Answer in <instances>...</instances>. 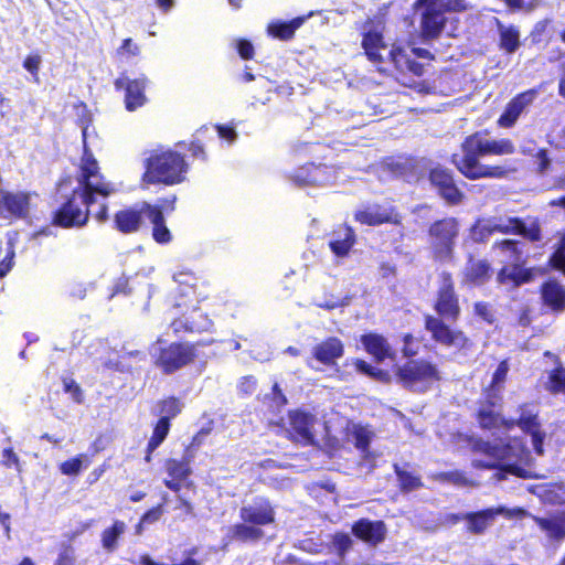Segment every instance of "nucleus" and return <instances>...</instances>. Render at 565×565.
Segmentation results:
<instances>
[{"instance_id": "nucleus-39", "label": "nucleus", "mask_w": 565, "mask_h": 565, "mask_svg": "<svg viewBox=\"0 0 565 565\" xmlns=\"http://www.w3.org/2000/svg\"><path fill=\"white\" fill-rule=\"evenodd\" d=\"M303 19L298 18L290 23H270L268 25V33L280 40H289L292 38L295 31L301 25Z\"/></svg>"}, {"instance_id": "nucleus-6", "label": "nucleus", "mask_w": 565, "mask_h": 565, "mask_svg": "<svg viewBox=\"0 0 565 565\" xmlns=\"http://www.w3.org/2000/svg\"><path fill=\"white\" fill-rule=\"evenodd\" d=\"M514 151L515 147L510 139H489L483 132H475L461 143V153H454L452 158L471 162L479 160L480 157L512 154Z\"/></svg>"}, {"instance_id": "nucleus-61", "label": "nucleus", "mask_w": 565, "mask_h": 565, "mask_svg": "<svg viewBox=\"0 0 565 565\" xmlns=\"http://www.w3.org/2000/svg\"><path fill=\"white\" fill-rule=\"evenodd\" d=\"M218 135L223 139L233 141L236 138V132L231 128L218 127Z\"/></svg>"}, {"instance_id": "nucleus-63", "label": "nucleus", "mask_w": 565, "mask_h": 565, "mask_svg": "<svg viewBox=\"0 0 565 565\" xmlns=\"http://www.w3.org/2000/svg\"><path fill=\"white\" fill-rule=\"evenodd\" d=\"M537 158L540 160V168L541 170H545L548 164H550V160L547 158V154H546V151L545 150H540L539 153H537Z\"/></svg>"}, {"instance_id": "nucleus-29", "label": "nucleus", "mask_w": 565, "mask_h": 565, "mask_svg": "<svg viewBox=\"0 0 565 565\" xmlns=\"http://www.w3.org/2000/svg\"><path fill=\"white\" fill-rule=\"evenodd\" d=\"M331 168L326 166H310L306 170L299 172L295 181L299 185H308V184H328L331 182L330 175Z\"/></svg>"}, {"instance_id": "nucleus-16", "label": "nucleus", "mask_w": 565, "mask_h": 565, "mask_svg": "<svg viewBox=\"0 0 565 565\" xmlns=\"http://www.w3.org/2000/svg\"><path fill=\"white\" fill-rule=\"evenodd\" d=\"M452 163L468 179L495 178L502 179L508 174V170L500 166H486L480 160L465 162L458 158H452Z\"/></svg>"}, {"instance_id": "nucleus-13", "label": "nucleus", "mask_w": 565, "mask_h": 565, "mask_svg": "<svg viewBox=\"0 0 565 565\" xmlns=\"http://www.w3.org/2000/svg\"><path fill=\"white\" fill-rule=\"evenodd\" d=\"M417 6L426 7L422 18L423 36L427 40L437 38L443 31L446 21L443 3L431 0H417Z\"/></svg>"}, {"instance_id": "nucleus-37", "label": "nucleus", "mask_w": 565, "mask_h": 565, "mask_svg": "<svg viewBox=\"0 0 565 565\" xmlns=\"http://www.w3.org/2000/svg\"><path fill=\"white\" fill-rule=\"evenodd\" d=\"M335 235L337 238L330 242V248L337 256H345L354 244V233L351 227H343Z\"/></svg>"}, {"instance_id": "nucleus-50", "label": "nucleus", "mask_w": 565, "mask_h": 565, "mask_svg": "<svg viewBox=\"0 0 565 565\" xmlns=\"http://www.w3.org/2000/svg\"><path fill=\"white\" fill-rule=\"evenodd\" d=\"M438 480L448 481L457 486L468 484L466 477L459 471L444 472L436 477Z\"/></svg>"}, {"instance_id": "nucleus-36", "label": "nucleus", "mask_w": 565, "mask_h": 565, "mask_svg": "<svg viewBox=\"0 0 565 565\" xmlns=\"http://www.w3.org/2000/svg\"><path fill=\"white\" fill-rule=\"evenodd\" d=\"M498 23V31L500 35V47L507 53L515 52L520 46V32L515 26L504 25L500 21Z\"/></svg>"}, {"instance_id": "nucleus-47", "label": "nucleus", "mask_w": 565, "mask_h": 565, "mask_svg": "<svg viewBox=\"0 0 565 565\" xmlns=\"http://www.w3.org/2000/svg\"><path fill=\"white\" fill-rule=\"evenodd\" d=\"M181 412V404L177 398H168L161 403L160 415L161 417L170 418L177 416Z\"/></svg>"}, {"instance_id": "nucleus-7", "label": "nucleus", "mask_w": 565, "mask_h": 565, "mask_svg": "<svg viewBox=\"0 0 565 565\" xmlns=\"http://www.w3.org/2000/svg\"><path fill=\"white\" fill-rule=\"evenodd\" d=\"M403 384L413 391H425L439 380L438 370L426 361H409L397 373Z\"/></svg>"}, {"instance_id": "nucleus-56", "label": "nucleus", "mask_w": 565, "mask_h": 565, "mask_svg": "<svg viewBox=\"0 0 565 565\" xmlns=\"http://www.w3.org/2000/svg\"><path fill=\"white\" fill-rule=\"evenodd\" d=\"M41 64L39 55H30L24 61V67L32 74H36Z\"/></svg>"}, {"instance_id": "nucleus-8", "label": "nucleus", "mask_w": 565, "mask_h": 565, "mask_svg": "<svg viewBox=\"0 0 565 565\" xmlns=\"http://www.w3.org/2000/svg\"><path fill=\"white\" fill-rule=\"evenodd\" d=\"M425 327L431 333V338L444 347L461 350L470 344L462 331L451 329L439 318L427 316Z\"/></svg>"}, {"instance_id": "nucleus-41", "label": "nucleus", "mask_w": 565, "mask_h": 565, "mask_svg": "<svg viewBox=\"0 0 565 565\" xmlns=\"http://www.w3.org/2000/svg\"><path fill=\"white\" fill-rule=\"evenodd\" d=\"M164 467L169 476L178 480H185L191 475L190 459L182 461L168 459Z\"/></svg>"}, {"instance_id": "nucleus-58", "label": "nucleus", "mask_w": 565, "mask_h": 565, "mask_svg": "<svg viewBox=\"0 0 565 565\" xmlns=\"http://www.w3.org/2000/svg\"><path fill=\"white\" fill-rule=\"evenodd\" d=\"M2 461L7 467H19V458L12 449H4L2 455Z\"/></svg>"}, {"instance_id": "nucleus-4", "label": "nucleus", "mask_w": 565, "mask_h": 565, "mask_svg": "<svg viewBox=\"0 0 565 565\" xmlns=\"http://www.w3.org/2000/svg\"><path fill=\"white\" fill-rule=\"evenodd\" d=\"M185 162L183 157L173 151L152 153L146 160V171L142 175V186L162 183L171 185L183 180Z\"/></svg>"}, {"instance_id": "nucleus-57", "label": "nucleus", "mask_w": 565, "mask_h": 565, "mask_svg": "<svg viewBox=\"0 0 565 565\" xmlns=\"http://www.w3.org/2000/svg\"><path fill=\"white\" fill-rule=\"evenodd\" d=\"M551 265L565 273V255L556 249L550 259Z\"/></svg>"}, {"instance_id": "nucleus-54", "label": "nucleus", "mask_w": 565, "mask_h": 565, "mask_svg": "<svg viewBox=\"0 0 565 565\" xmlns=\"http://www.w3.org/2000/svg\"><path fill=\"white\" fill-rule=\"evenodd\" d=\"M418 351V344L415 343V340L412 334H406L404 337V348L403 353L405 356L416 355Z\"/></svg>"}, {"instance_id": "nucleus-31", "label": "nucleus", "mask_w": 565, "mask_h": 565, "mask_svg": "<svg viewBox=\"0 0 565 565\" xmlns=\"http://www.w3.org/2000/svg\"><path fill=\"white\" fill-rule=\"evenodd\" d=\"M343 354L342 342L337 338H330L318 344L313 350L316 359L324 364L333 363Z\"/></svg>"}, {"instance_id": "nucleus-53", "label": "nucleus", "mask_w": 565, "mask_h": 565, "mask_svg": "<svg viewBox=\"0 0 565 565\" xmlns=\"http://www.w3.org/2000/svg\"><path fill=\"white\" fill-rule=\"evenodd\" d=\"M119 54H127L130 56H136L140 53V47L132 42L131 39L124 40L121 46L118 49Z\"/></svg>"}, {"instance_id": "nucleus-43", "label": "nucleus", "mask_w": 565, "mask_h": 565, "mask_svg": "<svg viewBox=\"0 0 565 565\" xmlns=\"http://www.w3.org/2000/svg\"><path fill=\"white\" fill-rule=\"evenodd\" d=\"M479 422L481 427L489 429L499 427L501 424H504L508 427L514 424L513 422L511 424L503 422L500 415L491 407H482L479 411Z\"/></svg>"}, {"instance_id": "nucleus-30", "label": "nucleus", "mask_w": 565, "mask_h": 565, "mask_svg": "<svg viewBox=\"0 0 565 565\" xmlns=\"http://www.w3.org/2000/svg\"><path fill=\"white\" fill-rule=\"evenodd\" d=\"M544 303L554 311L565 310V288L556 281H548L542 287Z\"/></svg>"}, {"instance_id": "nucleus-25", "label": "nucleus", "mask_w": 565, "mask_h": 565, "mask_svg": "<svg viewBox=\"0 0 565 565\" xmlns=\"http://www.w3.org/2000/svg\"><path fill=\"white\" fill-rule=\"evenodd\" d=\"M143 210L147 211V217L152 223V235L158 243H169L171 233L164 224L163 214L160 207L143 202Z\"/></svg>"}, {"instance_id": "nucleus-46", "label": "nucleus", "mask_w": 565, "mask_h": 565, "mask_svg": "<svg viewBox=\"0 0 565 565\" xmlns=\"http://www.w3.org/2000/svg\"><path fill=\"white\" fill-rule=\"evenodd\" d=\"M395 471L403 490L412 491L422 486V482L418 477L401 470L398 466H395Z\"/></svg>"}, {"instance_id": "nucleus-33", "label": "nucleus", "mask_w": 565, "mask_h": 565, "mask_svg": "<svg viewBox=\"0 0 565 565\" xmlns=\"http://www.w3.org/2000/svg\"><path fill=\"white\" fill-rule=\"evenodd\" d=\"M366 351L372 354L377 361H383L385 358L391 356L392 350L386 339L376 333L363 335L361 339Z\"/></svg>"}, {"instance_id": "nucleus-32", "label": "nucleus", "mask_w": 565, "mask_h": 565, "mask_svg": "<svg viewBox=\"0 0 565 565\" xmlns=\"http://www.w3.org/2000/svg\"><path fill=\"white\" fill-rule=\"evenodd\" d=\"M490 277V265L487 260L470 259L465 269L463 282L482 285Z\"/></svg>"}, {"instance_id": "nucleus-51", "label": "nucleus", "mask_w": 565, "mask_h": 565, "mask_svg": "<svg viewBox=\"0 0 565 565\" xmlns=\"http://www.w3.org/2000/svg\"><path fill=\"white\" fill-rule=\"evenodd\" d=\"M437 3H443V10L461 12L470 8L467 0H446V1H436Z\"/></svg>"}, {"instance_id": "nucleus-55", "label": "nucleus", "mask_w": 565, "mask_h": 565, "mask_svg": "<svg viewBox=\"0 0 565 565\" xmlns=\"http://www.w3.org/2000/svg\"><path fill=\"white\" fill-rule=\"evenodd\" d=\"M237 49H238V53L239 55L245 58V60H249L253 57V53H254V47L252 45L250 42L248 41H245V40H241L238 41L237 43Z\"/></svg>"}, {"instance_id": "nucleus-48", "label": "nucleus", "mask_w": 565, "mask_h": 565, "mask_svg": "<svg viewBox=\"0 0 565 565\" xmlns=\"http://www.w3.org/2000/svg\"><path fill=\"white\" fill-rule=\"evenodd\" d=\"M333 544L341 558L344 557L345 553L352 547L353 540L349 534L337 533L333 537Z\"/></svg>"}, {"instance_id": "nucleus-24", "label": "nucleus", "mask_w": 565, "mask_h": 565, "mask_svg": "<svg viewBox=\"0 0 565 565\" xmlns=\"http://www.w3.org/2000/svg\"><path fill=\"white\" fill-rule=\"evenodd\" d=\"M355 220L361 224L377 226L383 223H399V216L393 209H384L377 205L367 206L358 211L354 215Z\"/></svg>"}, {"instance_id": "nucleus-62", "label": "nucleus", "mask_w": 565, "mask_h": 565, "mask_svg": "<svg viewBox=\"0 0 565 565\" xmlns=\"http://www.w3.org/2000/svg\"><path fill=\"white\" fill-rule=\"evenodd\" d=\"M181 481L182 480H178V479L171 478V479H166L164 480V484L170 490H172L174 492H179L181 490Z\"/></svg>"}, {"instance_id": "nucleus-1", "label": "nucleus", "mask_w": 565, "mask_h": 565, "mask_svg": "<svg viewBox=\"0 0 565 565\" xmlns=\"http://www.w3.org/2000/svg\"><path fill=\"white\" fill-rule=\"evenodd\" d=\"M115 192V188L99 173L97 161L92 153L85 150L82 158L77 186L74 188L71 198L55 214L56 224L63 227L83 226L86 224L94 203L99 204V210L93 216L98 222H105L108 217L105 199Z\"/></svg>"}, {"instance_id": "nucleus-60", "label": "nucleus", "mask_w": 565, "mask_h": 565, "mask_svg": "<svg viewBox=\"0 0 565 565\" xmlns=\"http://www.w3.org/2000/svg\"><path fill=\"white\" fill-rule=\"evenodd\" d=\"M475 311L478 316L482 317L484 320L490 321V312L487 303L478 302L475 306Z\"/></svg>"}, {"instance_id": "nucleus-12", "label": "nucleus", "mask_w": 565, "mask_h": 565, "mask_svg": "<svg viewBox=\"0 0 565 565\" xmlns=\"http://www.w3.org/2000/svg\"><path fill=\"white\" fill-rule=\"evenodd\" d=\"M31 194L28 192L0 190V217L24 218L30 212Z\"/></svg>"}, {"instance_id": "nucleus-27", "label": "nucleus", "mask_w": 565, "mask_h": 565, "mask_svg": "<svg viewBox=\"0 0 565 565\" xmlns=\"http://www.w3.org/2000/svg\"><path fill=\"white\" fill-rule=\"evenodd\" d=\"M518 425L531 434L534 450L537 455H543V439L545 435L537 429L536 413L522 409Z\"/></svg>"}, {"instance_id": "nucleus-40", "label": "nucleus", "mask_w": 565, "mask_h": 565, "mask_svg": "<svg viewBox=\"0 0 565 565\" xmlns=\"http://www.w3.org/2000/svg\"><path fill=\"white\" fill-rule=\"evenodd\" d=\"M494 248L504 257L507 263H522V252L518 248V242L505 239L497 243Z\"/></svg>"}, {"instance_id": "nucleus-21", "label": "nucleus", "mask_w": 565, "mask_h": 565, "mask_svg": "<svg viewBox=\"0 0 565 565\" xmlns=\"http://www.w3.org/2000/svg\"><path fill=\"white\" fill-rule=\"evenodd\" d=\"M242 521L250 523L254 526L270 524L275 520V513L271 504L267 500H259L253 504L243 507L239 511Z\"/></svg>"}, {"instance_id": "nucleus-5", "label": "nucleus", "mask_w": 565, "mask_h": 565, "mask_svg": "<svg viewBox=\"0 0 565 565\" xmlns=\"http://www.w3.org/2000/svg\"><path fill=\"white\" fill-rule=\"evenodd\" d=\"M363 47L369 60L381 64L391 62L401 72L408 71L414 75L420 76L424 67L420 63L409 60L401 49H388L382 40V35L376 32H369L363 39Z\"/></svg>"}, {"instance_id": "nucleus-22", "label": "nucleus", "mask_w": 565, "mask_h": 565, "mask_svg": "<svg viewBox=\"0 0 565 565\" xmlns=\"http://www.w3.org/2000/svg\"><path fill=\"white\" fill-rule=\"evenodd\" d=\"M386 525L383 521L361 519L352 525V533L370 545H377L385 540Z\"/></svg>"}, {"instance_id": "nucleus-15", "label": "nucleus", "mask_w": 565, "mask_h": 565, "mask_svg": "<svg viewBox=\"0 0 565 565\" xmlns=\"http://www.w3.org/2000/svg\"><path fill=\"white\" fill-rule=\"evenodd\" d=\"M498 274V281L509 288H515L532 281L543 271L539 268H524L521 263H508Z\"/></svg>"}, {"instance_id": "nucleus-9", "label": "nucleus", "mask_w": 565, "mask_h": 565, "mask_svg": "<svg viewBox=\"0 0 565 565\" xmlns=\"http://www.w3.org/2000/svg\"><path fill=\"white\" fill-rule=\"evenodd\" d=\"M436 255L444 259L452 250L454 241L458 234V224L455 218H445L434 223L429 230Z\"/></svg>"}, {"instance_id": "nucleus-59", "label": "nucleus", "mask_w": 565, "mask_h": 565, "mask_svg": "<svg viewBox=\"0 0 565 565\" xmlns=\"http://www.w3.org/2000/svg\"><path fill=\"white\" fill-rule=\"evenodd\" d=\"M74 561V552L72 548H64L58 555L56 565H72Z\"/></svg>"}, {"instance_id": "nucleus-45", "label": "nucleus", "mask_w": 565, "mask_h": 565, "mask_svg": "<svg viewBox=\"0 0 565 565\" xmlns=\"http://www.w3.org/2000/svg\"><path fill=\"white\" fill-rule=\"evenodd\" d=\"M87 457L85 455H81L76 458H73L71 460L64 461L60 466V470L63 475L66 476H76L79 473V471L83 468V463H87Z\"/></svg>"}, {"instance_id": "nucleus-19", "label": "nucleus", "mask_w": 565, "mask_h": 565, "mask_svg": "<svg viewBox=\"0 0 565 565\" xmlns=\"http://www.w3.org/2000/svg\"><path fill=\"white\" fill-rule=\"evenodd\" d=\"M145 216H147V211L143 210V203L122 209L114 216L115 227L124 234L136 233L143 225Z\"/></svg>"}, {"instance_id": "nucleus-11", "label": "nucleus", "mask_w": 565, "mask_h": 565, "mask_svg": "<svg viewBox=\"0 0 565 565\" xmlns=\"http://www.w3.org/2000/svg\"><path fill=\"white\" fill-rule=\"evenodd\" d=\"M504 515L508 519H522L529 515V513L522 508L508 509L504 507H498L495 509H487L476 513H469L466 515L468 521V530L472 533L480 534L493 522L495 515Z\"/></svg>"}, {"instance_id": "nucleus-23", "label": "nucleus", "mask_w": 565, "mask_h": 565, "mask_svg": "<svg viewBox=\"0 0 565 565\" xmlns=\"http://www.w3.org/2000/svg\"><path fill=\"white\" fill-rule=\"evenodd\" d=\"M436 310L439 316L447 319H456L459 315L458 299L455 296L452 284L448 275L443 276V285L439 289Z\"/></svg>"}, {"instance_id": "nucleus-20", "label": "nucleus", "mask_w": 565, "mask_h": 565, "mask_svg": "<svg viewBox=\"0 0 565 565\" xmlns=\"http://www.w3.org/2000/svg\"><path fill=\"white\" fill-rule=\"evenodd\" d=\"M117 89H125V105L129 111L142 106L146 103L145 79H129L127 76H120L115 81Z\"/></svg>"}, {"instance_id": "nucleus-64", "label": "nucleus", "mask_w": 565, "mask_h": 565, "mask_svg": "<svg viewBox=\"0 0 565 565\" xmlns=\"http://www.w3.org/2000/svg\"><path fill=\"white\" fill-rule=\"evenodd\" d=\"M356 366L361 372L375 376V373L372 372V367L366 362L358 361Z\"/></svg>"}, {"instance_id": "nucleus-18", "label": "nucleus", "mask_w": 565, "mask_h": 565, "mask_svg": "<svg viewBox=\"0 0 565 565\" xmlns=\"http://www.w3.org/2000/svg\"><path fill=\"white\" fill-rule=\"evenodd\" d=\"M536 90L530 89L519 94L505 107L503 114L498 119V125L503 128L512 127L520 115L534 102Z\"/></svg>"}, {"instance_id": "nucleus-52", "label": "nucleus", "mask_w": 565, "mask_h": 565, "mask_svg": "<svg viewBox=\"0 0 565 565\" xmlns=\"http://www.w3.org/2000/svg\"><path fill=\"white\" fill-rule=\"evenodd\" d=\"M162 514H163V505L159 504V505L152 508L151 510H149L148 512H146L142 515L141 520L146 524H151V523L157 522L161 518Z\"/></svg>"}, {"instance_id": "nucleus-38", "label": "nucleus", "mask_w": 565, "mask_h": 565, "mask_svg": "<svg viewBox=\"0 0 565 565\" xmlns=\"http://www.w3.org/2000/svg\"><path fill=\"white\" fill-rule=\"evenodd\" d=\"M534 521L546 534L556 541L565 537V522L559 519H543L533 516Z\"/></svg>"}, {"instance_id": "nucleus-14", "label": "nucleus", "mask_w": 565, "mask_h": 565, "mask_svg": "<svg viewBox=\"0 0 565 565\" xmlns=\"http://www.w3.org/2000/svg\"><path fill=\"white\" fill-rule=\"evenodd\" d=\"M291 431L290 435L296 443L312 445L315 443V425L317 419L313 415L305 412H291L289 414Z\"/></svg>"}, {"instance_id": "nucleus-49", "label": "nucleus", "mask_w": 565, "mask_h": 565, "mask_svg": "<svg viewBox=\"0 0 565 565\" xmlns=\"http://www.w3.org/2000/svg\"><path fill=\"white\" fill-rule=\"evenodd\" d=\"M64 390L71 394L72 398L76 403H82L83 401V392L81 387L77 385V383L72 379H64L63 380Z\"/></svg>"}, {"instance_id": "nucleus-34", "label": "nucleus", "mask_w": 565, "mask_h": 565, "mask_svg": "<svg viewBox=\"0 0 565 565\" xmlns=\"http://www.w3.org/2000/svg\"><path fill=\"white\" fill-rule=\"evenodd\" d=\"M227 536L231 540L241 542H256L264 536V531L260 527L243 521L242 523L230 526L227 529Z\"/></svg>"}, {"instance_id": "nucleus-3", "label": "nucleus", "mask_w": 565, "mask_h": 565, "mask_svg": "<svg viewBox=\"0 0 565 565\" xmlns=\"http://www.w3.org/2000/svg\"><path fill=\"white\" fill-rule=\"evenodd\" d=\"M494 232L503 234H519L524 238L537 242L541 239V226L536 218L521 220L516 217H491L480 220L472 228L475 241H484Z\"/></svg>"}, {"instance_id": "nucleus-35", "label": "nucleus", "mask_w": 565, "mask_h": 565, "mask_svg": "<svg viewBox=\"0 0 565 565\" xmlns=\"http://www.w3.org/2000/svg\"><path fill=\"white\" fill-rule=\"evenodd\" d=\"M127 525L124 521L116 520L110 527L102 532V546L108 552L113 553L118 547V541L126 532Z\"/></svg>"}, {"instance_id": "nucleus-17", "label": "nucleus", "mask_w": 565, "mask_h": 565, "mask_svg": "<svg viewBox=\"0 0 565 565\" xmlns=\"http://www.w3.org/2000/svg\"><path fill=\"white\" fill-rule=\"evenodd\" d=\"M429 180L440 195L449 203L457 204L462 199V193L455 185L452 175L448 169L437 167L429 173Z\"/></svg>"}, {"instance_id": "nucleus-10", "label": "nucleus", "mask_w": 565, "mask_h": 565, "mask_svg": "<svg viewBox=\"0 0 565 565\" xmlns=\"http://www.w3.org/2000/svg\"><path fill=\"white\" fill-rule=\"evenodd\" d=\"M193 359V347L189 344L172 343L160 351L156 359V364L166 373H171L189 364Z\"/></svg>"}, {"instance_id": "nucleus-2", "label": "nucleus", "mask_w": 565, "mask_h": 565, "mask_svg": "<svg viewBox=\"0 0 565 565\" xmlns=\"http://www.w3.org/2000/svg\"><path fill=\"white\" fill-rule=\"evenodd\" d=\"M473 449L482 458H476L472 461L473 467L484 469H495L494 478L498 481L507 479L508 475H514L520 478H526V471L521 467L527 458V451L522 440L518 438L508 441L477 440Z\"/></svg>"}, {"instance_id": "nucleus-42", "label": "nucleus", "mask_w": 565, "mask_h": 565, "mask_svg": "<svg viewBox=\"0 0 565 565\" xmlns=\"http://www.w3.org/2000/svg\"><path fill=\"white\" fill-rule=\"evenodd\" d=\"M546 390L553 394H563L565 396V369L556 367L548 374Z\"/></svg>"}, {"instance_id": "nucleus-44", "label": "nucleus", "mask_w": 565, "mask_h": 565, "mask_svg": "<svg viewBox=\"0 0 565 565\" xmlns=\"http://www.w3.org/2000/svg\"><path fill=\"white\" fill-rule=\"evenodd\" d=\"M170 429V423L167 417H161L157 423L152 437L148 443V451L153 452L156 448L164 440Z\"/></svg>"}, {"instance_id": "nucleus-28", "label": "nucleus", "mask_w": 565, "mask_h": 565, "mask_svg": "<svg viewBox=\"0 0 565 565\" xmlns=\"http://www.w3.org/2000/svg\"><path fill=\"white\" fill-rule=\"evenodd\" d=\"M348 440L352 443L364 458L370 456L369 446L374 438V431L366 426L353 424L348 427Z\"/></svg>"}, {"instance_id": "nucleus-26", "label": "nucleus", "mask_w": 565, "mask_h": 565, "mask_svg": "<svg viewBox=\"0 0 565 565\" xmlns=\"http://www.w3.org/2000/svg\"><path fill=\"white\" fill-rule=\"evenodd\" d=\"M508 372L509 363L507 360H503L500 362L497 370L494 371L491 383L489 387L486 390V398L491 407L495 406L497 403L500 401V394L504 387Z\"/></svg>"}]
</instances>
